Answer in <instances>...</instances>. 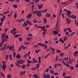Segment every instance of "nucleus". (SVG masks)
<instances>
[{
    "instance_id": "obj_11",
    "label": "nucleus",
    "mask_w": 78,
    "mask_h": 78,
    "mask_svg": "<svg viewBox=\"0 0 78 78\" xmlns=\"http://www.w3.org/2000/svg\"><path fill=\"white\" fill-rule=\"evenodd\" d=\"M27 23L28 24H29V25H30V26H31V24H32L31 22H30L29 20L27 21Z\"/></svg>"
},
{
    "instance_id": "obj_31",
    "label": "nucleus",
    "mask_w": 78,
    "mask_h": 78,
    "mask_svg": "<svg viewBox=\"0 0 78 78\" xmlns=\"http://www.w3.org/2000/svg\"><path fill=\"white\" fill-rule=\"evenodd\" d=\"M22 49H23V50H25V49L26 48H27V46L24 47V46H23V45H22Z\"/></svg>"
},
{
    "instance_id": "obj_40",
    "label": "nucleus",
    "mask_w": 78,
    "mask_h": 78,
    "mask_svg": "<svg viewBox=\"0 0 78 78\" xmlns=\"http://www.w3.org/2000/svg\"><path fill=\"white\" fill-rule=\"evenodd\" d=\"M60 55L61 56H64V53H61L60 54Z\"/></svg>"
},
{
    "instance_id": "obj_41",
    "label": "nucleus",
    "mask_w": 78,
    "mask_h": 78,
    "mask_svg": "<svg viewBox=\"0 0 78 78\" xmlns=\"http://www.w3.org/2000/svg\"><path fill=\"white\" fill-rule=\"evenodd\" d=\"M12 34H13V35H16V32L14 31L12 32Z\"/></svg>"
},
{
    "instance_id": "obj_23",
    "label": "nucleus",
    "mask_w": 78,
    "mask_h": 78,
    "mask_svg": "<svg viewBox=\"0 0 78 78\" xmlns=\"http://www.w3.org/2000/svg\"><path fill=\"white\" fill-rule=\"evenodd\" d=\"M9 12V11H8L6 12H3V13L4 14H8Z\"/></svg>"
},
{
    "instance_id": "obj_60",
    "label": "nucleus",
    "mask_w": 78,
    "mask_h": 78,
    "mask_svg": "<svg viewBox=\"0 0 78 78\" xmlns=\"http://www.w3.org/2000/svg\"><path fill=\"white\" fill-rule=\"evenodd\" d=\"M66 66H67V67H70V65H69L68 64H66Z\"/></svg>"
},
{
    "instance_id": "obj_25",
    "label": "nucleus",
    "mask_w": 78,
    "mask_h": 78,
    "mask_svg": "<svg viewBox=\"0 0 78 78\" xmlns=\"http://www.w3.org/2000/svg\"><path fill=\"white\" fill-rule=\"evenodd\" d=\"M24 43L26 45H29V44H30V43L26 41L24 42Z\"/></svg>"
},
{
    "instance_id": "obj_58",
    "label": "nucleus",
    "mask_w": 78,
    "mask_h": 78,
    "mask_svg": "<svg viewBox=\"0 0 78 78\" xmlns=\"http://www.w3.org/2000/svg\"><path fill=\"white\" fill-rule=\"evenodd\" d=\"M64 60H68V57H67L66 58H64Z\"/></svg>"
},
{
    "instance_id": "obj_38",
    "label": "nucleus",
    "mask_w": 78,
    "mask_h": 78,
    "mask_svg": "<svg viewBox=\"0 0 78 78\" xmlns=\"http://www.w3.org/2000/svg\"><path fill=\"white\" fill-rule=\"evenodd\" d=\"M41 28V29H42L43 28V27H41L40 26H39L37 27V28Z\"/></svg>"
},
{
    "instance_id": "obj_30",
    "label": "nucleus",
    "mask_w": 78,
    "mask_h": 78,
    "mask_svg": "<svg viewBox=\"0 0 78 78\" xmlns=\"http://www.w3.org/2000/svg\"><path fill=\"white\" fill-rule=\"evenodd\" d=\"M44 20H43V22L44 23H45L47 22V19L44 18Z\"/></svg>"
},
{
    "instance_id": "obj_26",
    "label": "nucleus",
    "mask_w": 78,
    "mask_h": 78,
    "mask_svg": "<svg viewBox=\"0 0 78 78\" xmlns=\"http://www.w3.org/2000/svg\"><path fill=\"white\" fill-rule=\"evenodd\" d=\"M27 64H31V61H30V60H27Z\"/></svg>"
},
{
    "instance_id": "obj_57",
    "label": "nucleus",
    "mask_w": 78,
    "mask_h": 78,
    "mask_svg": "<svg viewBox=\"0 0 78 78\" xmlns=\"http://www.w3.org/2000/svg\"><path fill=\"white\" fill-rule=\"evenodd\" d=\"M66 72H64L62 74V76H64L66 75Z\"/></svg>"
},
{
    "instance_id": "obj_46",
    "label": "nucleus",
    "mask_w": 78,
    "mask_h": 78,
    "mask_svg": "<svg viewBox=\"0 0 78 78\" xmlns=\"http://www.w3.org/2000/svg\"><path fill=\"white\" fill-rule=\"evenodd\" d=\"M13 6V7H15V8H17V5H15V4H14Z\"/></svg>"
},
{
    "instance_id": "obj_47",
    "label": "nucleus",
    "mask_w": 78,
    "mask_h": 78,
    "mask_svg": "<svg viewBox=\"0 0 78 78\" xmlns=\"http://www.w3.org/2000/svg\"><path fill=\"white\" fill-rule=\"evenodd\" d=\"M19 40L20 41V42L22 41V38L21 37H20L19 38Z\"/></svg>"
},
{
    "instance_id": "obj_14",
    "label": "nucleus",
    "mask_w": 78,
    "mask_h": 78,
    "mask_svg": "<svg viewBox=\"0 0 78 78\" xmlns=\"http://www.w3.org/2000/svg\"><path fill=\"white\" fill-rule=\"evenodd\" d=\"M51 16V14H50L46 13V17H50Z\"/></svg>"
},
{
    "instance_id": "obj_42",
    "label": "nucleus",
    "mask_w": 78,
    "mask_h": 78,
    "mask_svg": "<svg viewBox=\"0 0 78 78\" xmlns=\"http://www.w3.org/2000/svg\"><path fill=\"white\" fill-rule=\"evenodd\" d=\"M16 66L17 67H21V66L20 65H19L16 63Z\"/></svg>"
},
{
    "instance_id": "obj_39",
    "label": "nucleus",
    "mask_w": 78,
    "mask_h": 78,
    "mask_svg": "<svg viewBox=\"0 0 78 78\" xmlns=\"http://www.w3.org/2000/svg\"><path fill=\"white\" fill-rule=\"evenodd\" d=\"M71 70H73L74 69V67L72 66H71L69 68Z\"/></svg>"
},
{
    "instance_id": "obj_4",
    "label": "nucleus",
    "mask_w": 78,
    "mask_h": 78,
    "mask_svg": "<svg viewBox=\"0 0 78 78\" xmlns=\"http://www.w3.org/2000/svg\"><path fill=\"white\" fill-rule=\"evenodd\" d=\"M66 12H67V14H66L67 16H69V15H70L72 14V12L70 11H66Z\"/></svg>"
},
{
    "instance_id": "obj_2",
    "label": "nucleus",
    "mask_w": 78,
    "mask_h": 78,
    "mask_svg": "<svg viewBox=\"0 0 78 78\" xmlns=\"http://www.w3.org/2000/svg\"><path fill=\"white\" fill-rule=\"evenodd\" d=\"M25 62V61L23 60H19L17 61V63L18 64H23Z\"/></svg>"
},
{
    "instance_id": "obj_29",
    "label": "nucleus",
    "mask_w": 78,
    "mask_h": 78,
    "mask_svg": "<svg viewBox=\"0 0 78 78\" xmlns=\"http://www.w3.org/2000/svg\"><path fill=\"white\" fill-rule=\"evenodd\" d=\"M17 14L15 13L14 14V18H15V19H16V18H17Z\"/></svg>"
},
{
    "instance_id": "obj_50",
    "label": "nucleus",
    "mask_w": 78,
    "mask_h": 78,
    "mask_svg": "<svg viewBox=\"0 0 78 78\" xmlns=\"http://www.w3.org/2000/svg\"><path fill=\"white\" fill-rule=\"evenodd\" d=\"M16 22H19V23H21V20H16Z\"/></svg>"
},
{
    "instance_id": "obj_44",
    "label": "nucleus",
    "mask_w": 78,
    "mask_h": 78,
    "mask_svg": "<svg viewBox=\"0 0 78 78\" xmlns=\"http://www.w3.org/2000/svg\"><path fill=\"white\" fill-rule=\"evenodd\" d=\"M26 30L27 31H28L29 30V29H30V27H27L26 28Z\"/></svg>"
},
{
    "instance_id": "obj_34",
    "label": "nucleus",
    "mask_w": 78,
    "mask_h": 78,
    "mask_svg": "<svg viewBox=\"0 0 78 78\" xmlns=\"http://www.w3.org/2000/svg\"><path fill=\"white\" fill-rule=\"evenodd\" d=\"M50 72L51 74H53L54 73V71L53 70H50Z\"/></svg>"
},
{
    "instance_id": "obj_33",
    "label": "nucleus",
    "mask_w": 78,
    "mask_h": 78,
    "mask_svg": "<svg viewBox=\"0 0 78 78\" xmlns=\"http://www.w3.org/2000/svg\"><path fill=\"white\" fill-rule=\"evenodd\" d=\"M67 40V37H65L63 39V40L64 41H66Z\"/></svg>"
},
{
    "instance_id": "obj_35",
    "label": "nucleus",
    "mask_w": 78,
    "mask_h": 78,
    "mask_svg": "<svg viewBox=\"0 0 78 78\" xmlns=\"http://www.w3.org/2000/svg\"><path fill=\"white\" fill-rule=\"evenodd\" d=\"M33 76H34V77H37V76H38V74H35Z\"/></svg>"
},
{
    "instance_id": "obj_59",
    "label": "nucleus",
    "mask_w": 78,
    "mask_h": 78,
    "mask_svg": "<svg viewBox=\"0 0 78 78\" xmlns=\"http://www.w3.org/2000/svg\"><path fill=\"white\" fill-rule=\"evenodd\" d=\"M54 75H58V73H54Z\"/></svg>"
},
{
    "instance_id": "obj_24",
    "label": "nucleus",
    "mask_w": 78,
    "mask_h": 78,
    "mask_svg": "<svg viewBox=\"0 0 78 78\" xmlns=\"http://www.w3.org/2000/svg\"><path fill=\"white\" fill-rule=\"evenodd\" d=\"M25 67V65H23L22 66H21V68H23V69H24Z\"/></svg>"
},
{
    "instance_id": "obj_36",
    "label": "nucleus",
    "mask_w": 78,
    "mask_h": 78,
    "mask_svg": "<svg viewBox=\"0 0 78 78\" xmlns=\"http://www.w3.org/2000/svg\"><path fill=\"white\" fill-rule=\"evenodd\" d=\"M35 3H38L39 2V0H34Z\"/></svg>"
},
{
    "instance_id": "obj_51",
    "label": "nucleus",
    "mask_w": 78,
    "mask_h": 78,
    "mask_svg": "<svg viewBox=\"0 0 78 78\" xmlns=\"http://www.w3.org/2000/svg\"><path fill=\"white\" fill-rule=\"evenodd\" d=\"M21 49H22V46H20L19 48L18 49V51H20V50H21Z\"/></svg>"
},
{
    "instance_id": "obj_56",
    "label": "nucleus",
    "mask_w": 78,
    "mask_h": 78,
    "mask_svg": "<svg viewBox=\"0 0 78 78\" xmlns=\"http://www.w3.org/2000/svg\"><path fill=\"white\" fill-rule=\"evenodd\" d=\"M1 22H4V21H3V18H2L1 19Z\"/></svg>"
},
{
    "instance_id": "obj_20",
    "label": "nucleus",
    "mask_w": 78,
    "mask_h": 78,
    "mask_svg": "<svg viewBox=\"0 0 78 78\" xmlns=\"http://www.w3.org/2000/svg\"><path fill=\"white\" fill-rule=\"evenodd\" d=\"M31 39H32V37H29L27 38V41H31Z\"/></svg>"
},
{
    "instance_id": "obj_17",
    "label": "nucleus",
    "mask_w": 78,
    "mask_h": 78,
    "mask_svg": "<svg viewBox=\"0 0 78 78\" xmlns=\"http://www.w3.org/2000/svg\"><path fill=\"white\" fill-rule=\"evenodd\" d=\"M14 47L13 46H12L11 47L10 46H9V49H10V50H11H11H12V48H13Z\"/></svg>"
},
{
    "instance_id": "obj_16",
    "label": "nucleus",
    "mask_w": 78,
    "mask_h": 78,
    "mask_svg": "<svg viewBox=\"0 0 78 78\" xmlns=\"http://www.w3.org/2000/svg\"><path fill=\"white\" fill-rule=\"evenodd\" d=\"M67 30H69V32L70 33H72V30H71V28H67Z\"/></svg>"
},
{
    "instance_id": "obj_22",
    "label": "nucleus",
    "mask_w": 78,
    "mask_h": 78,
    "mask_svg": "<svg viewBox=\"0 0 78 78\" xmlns=\"http://www.w3.org/2000/svg\"><path fill=\"white\" fill-rule=\"evenodd\" d=\"M0 74L1 75V76H3L4 77H5V76L4 75V74L2 72H0Z\"/></svg>"
},
{
    "instance_id": "obj_3",
    "label": "nucleus",
    "mask_w": 78,
    "mask_h": 78,
    "mask_svg": "<svg viewBox=\"0 0 78 78\" xmlns=\"http://www.w3.org/2000/svg\"><path fill=\"white\" fill-rule=\"evenodd\" d=\"M44 78H50V75L46 74L45 75H44Z\"/></svg>"
},
{
    "instance_id": "obj_9",
    "label": "nucleus",
    "mask_w": 78,
    "mask_h": 78,
    "mask_svg": "<svg viewBox=\"0 0 78 78\" xmlns=\"http://www.w3.org/2000/svg\"><path fill=\"white\" fill-rule=\"evenodd\" d=\"M16 58H21V56L20 55V54H18L16 55Z\"/></svg>"
},
{
    "instance_id": "obj_27",
    "label": "nucleus",
    "mask_w": 78,
    "mask_h": 78,
    "mask_svg": "<svg viewBox=\"0 0 78 78\" xmlns=\"http://www.w3.org/2000/svg\"><path fill=\"white\" fill-rule=\"evenodd\" d=\"M14 37L16 38V37H20V35L19 34L16 35H15Z\"/></svg>"
},
{
    "instance_id": "obj_6",
    "label": "nucleus",
    "mask_w": 78,
    "mask_h": 78,
    "mask_svg": "<svg viewBox=\"0 0 78 78\" xmlns=\"http://www.w3.org/2000/svg\"><path fill=\"white\" fill-rule=\"evenodd\" d=\"M31 14L30 13L27 16V17L28 19H30V18H31Z\"/></svg>"
},
{
    "instance_id": "obj_45",
    "label": "nucleus",
    "mask_w": 78,
    "mask_h": 78,
    "mask_svg": "<svg viewBox=\"0 0 78 78\" xmlns=\"http://www.w3.org/2000/svg\"><path fill=\"white\" fill-rule=\"evenodd\" d=\"M27 56H28V54H26L25 55H23V58H27Z\"/></svg>"
},
{
    "instance_id": "obj_21",
    "label": "nucleus",
    "mask_w": 78,
    "mask_h": 78,
    "mask_svg": "<svg viewBox=\"0 0 78 78\" xmlns=\"http://www.w3.org/2000/svg\"><path fill=\"white\" fill-rule=\"evenodd\" d=\"M25 26H27V24L26 23H25L22 25V27H25Z\"/></svg>"
},
{
    "instance_id": "obj_37",
    "label": "nucleus",
    "mask_w": 78,
    "mask_h": 78,
    "mask_svg": "<svg viewBox=\"0 0 78 78\" xmlns=\"http://www.w3.org/2000/svg\"><path fill=\"white\" fill-rule=\"evenodd\" d=\"M56 57H57L55 58V60L56 62H57V61H58V56L56 55Z\"/></svg>"
},
{
    "instance_id": "obj_64",
    "label": "nucleus",
    "mask_w": 78,
    "mask_h": 78,
    "mask_svg": "<svg viewBox=\"0 0 78 78\" xmlns=\"http://www.w3.org/2000/svg\"><path fill=\"white\" fill-rule=\"evenodd\" d=\"M5 38H8V35H5Z\"/></svg>"
},
{
    "instance_id": "obj_7",
    "label": "nucleus",
    "mask_w": 78,
    "mask_h": 78,
    "mask_svg": "<svg viewBox=\"0 0 78 78\" xmlns=\"http://www.w3.org/2000/svg\"><path fill=\"white\" fill-rule=\"evenodd\" d=\"M26 72V71H24L23 72L21 71L20 73V76H22Z\"/></svg>"
},
{
    "instance_id": "obj_62",
    "label": "nucleus",
    "mask_w": 78,
    "mask_h": 78,
    "mask_svg": "<svg viewBox=\"0 0 78 78\" xmlns=\"http://www.w3.org/2000/svg\"><path fill=\"white\" fill-rule=\"evenodd\" d=\"M76 68H78V63L75 66Z\"/></svg>"
},
{
    "instance_id": "obj_54",
    "label": "nucleus",
    "mask_w": 78,
    "mask_h": 78,
    "mask_svg": "<svg viewBox=\"0 0 78 78\" xmlns=\"http://www.w3.org/2000/svg\"><path fill=\"white\" fill-rule=\"evenodd\" d=\"M46 45H45V44H41V47H45Z\"/></svg>"
},
{
    "instance_id": "obj_1",
    "label": "nucleus",
    "mask_w": 78,
    "mask_h": 78,
    "mask_svg": "<svg viewBox=\"0 0 78 78\" xmlns=\"http://www.w3.org/2000/svg\"><path fill=\"white\" fill-rule=\"evenodd\" d=\"M33 13L34 14L37 13V15L38 16V17L42 16V15H41V12L39 11H38V12L37 11H34Z\"/></svg>"
},
{
    "instance_id": "obj_13",
    "label": "nucleus",
    "mask_w": 78,
    "mask_h": 78,
    "mask_svg": "<svg viewBox=\"0 0 78 78\" xmlns=\"http://www.w3.org/2000/svg\"><path fill=\"white\" fill-rule=\"evenodd\" d=\"M53 33L54 34H58V32L56 31H53Z\"/></svg>"
},
{
    "instance_id": "obj_15",
    "label": "nucleus",
    "mask_w": 78,
    "mask_h": 78,
    "mask_svg": "<svg viewBox=\"0 0 78 78\" xmlns=\"http://www.w3.org/2000/svg\"><path fill=\"white\" fill-rule=\"evenodd\" d=\"M6 66L3 65L2 66V69H6Z\"/></svg>"
},
{
    "instance_id": "obj_52",
    "label": "nucleus",
    "mask_w": 78,
    "mask_h": 78,
    "mask_svg": "<svg viewBox=\"0 0 78 78\" xmlns=\"http://www.w3.org/2000/svg\"><path fill=\"white\" fill-rule=\"evenodd\" d=\"M49 71V69L47 68L46 70L45 71V72H48Z\"/></svg>"
},
{
    "instance_id": "obj_10",
    "label": "nucleus",
    "mask_w": 78,
    "mask_h": 78,
    "mask_svg": "<svg viewBox=\"0 0 78 78\" xmlns=\"http://www.w3.org/2000/svg\"><path fill=\"white\" fill-rule=\"evenodd\" d=\"M58 25H59V24L58 23V20H57V24H56V26L55 27V29H56V28H58Z\"/></svg>"
},
{
    "instance_id": "obj_28",
    "label": "nucleus",
    "mask_w": 78,
    "mask_h": 78,
    "mask_svg": "<svg viewBox=\"0 0 78 78\" xmlns=\"http://www.w3.org/2000/svg\"><path fill=\"white\" fill-rule=\"evenodd\" d=\"M3 43L2 42H1L0 43V47H2V45H3Z\"/></svg>"
},
{
    "instance_id": "obj_19",
    "label": "nucleus",
    "mask_w": 78,
    "mask_h": 78,
    "mask_svg": "<svg viewBox=\"0 0 78 78\" xmlns=\"http://www.w3.org/2000/svg\"><path fill=\"white\" fill-rule=\"evenodd\" d=\"M9 58L10 60H12V55H11L10 54L9 55Z\"/></svg>"
},
{
    "instance_id": "obj_43",
    "label": "nucleus",
    "mask_w": 78,
    "mask_h": 78,
    "mask_svg": "<svg viewBox=\"0 0 78 78\" xmlns=\"http://www.w3.org/2000/svg\"><path fill=\"white\" fill-rule=\"evenodd\" d=\"M5 59L6 60H7V59H8V55H6V56L5 57Z\"/></svg>"
},
{
    "instance_id": "obj_8",
    "label": "nucleus",
    "mask_w": 78,
    "mask_h": 78,
    "mask_svg": "<svg viewBox=\"0 0 78 78\" xmlns=\"http://www.w3.org/2000/svg\"><path fill=\"white\" fill-rule=\"evenodd\" d=\"M66 21H68V20H69V21H68V22H67V23L68 24H69V23H70L71 22V20H69L68 18L66 19Z\"/></svg>"
},
{
    "instance_id": "obj_48",
    "label": "nucleus",
    "mask_w": 78,
    "mask_h": 78,
    "mask_svg": "<svg viewBox=\"0 0 78 78\" xmlns=\"http://www.w3.org/2000/svg\"><path fill=\"white\" fill-rule=\"evenodd\" d=\"M61 51L57 49V53H60Z\"/></svg>"
},
{
    "instance_id": "obj_5",
    "label": "nucleus",
    "mask_w": 78,
    "mask_h": 78,
    "mask_svg": "<svg viewBox=\"0 0 78 78\" xmlns=\"http://www.w3.org/2000/svg\"><path fill=\"white\" fill-rule=\"evenodd\" d=\"M44 6V5L42 4L40 5L38 4L37 5V7L38 8H39V9H41V8H42V6Z\"/></svg>"
},
{
    "instance_id": "obj_18",
    "label": "nucleus",
    "mask_w": 78,
    "mask_h": 78,
    "mask_svg": "<svg viewBox=\"0 0 78 78\" xmlns=\"http://www.w3.org/2000/svg\"><path fill=\"white\" fill-rule=\"evenodd\" d=\"M45 26H43V28L42 29H44V32H46V31H47V30H46L45 29Z\"/></svg>"
},
{
    "instance_id": "obj_53",
    "label": "nucleus",
    "mask_w": 78,
    "mask_h": 78,
    "mask_svg": "<svg viewBox=\"0 0 78 78\" xmlns=\"http://www.w3.org/2000/svg\"><path fill=\"white\" fill-rule=\"evenodd\" d=\"M56 31H57V32H59V31H60V30H59V29L58 28H57L56 29Z\"/></svg>"
},
{
    "instance_id": "obj_32",
    "label": "nucleus",
    "mask_w": 78,
    "mask_h": 78,
    "mask_svg": "<svg viewBox=\"0 0 78 78\" xmlns=\"http://www.w3.org/2000/svg\"><path fill=\"white\" fill-rule=\"evenodd\" d=\"M11 76H12L10 74H8L7 76V77L9 78H10Z\"/></svg>"
},
{
    "instance_id": "obj_61",
    "label": "nucleus",
    "mask_w": 78,
    "mask_h": 78,
    "mask_svg": "<svg viewBox=\"0 0 78 78\" xmlns=\"http://www.w3.org/2000/svg\"><path fill=\"white\" fill-rule=\"evenodd\" d=\"M34 5H32V9H34Z\"/></svg>"
},
{
    "instance_id": "obj_55",
    "label": "nucleus",
    "mask_w": 78,
    "mask_h": 78,
    "mask_svg": "<svg viewBox=\"0 0 78 78\" xmlns=\"http://www.w3.org/2000/svg\"><path fill=\"white\" fill-rule=\"evenodd\" d=\"M74 15H73L71 16V18H72V19H75V18H74Z\"/></svg>"
},
{
    "instance_id": "obj_63",
    "label": "nucleus",
    "mask_w": 78,
    "mask_h": 78,
    "mask_svg": "<svg viewBox=\"0 0 78 78\" xmlns=\"http://www.w3.org/2000/svg\"><path fill=\"white\" fill-rule=\"evenodd\" d=\"M8 31V28H5V32H6V31Z\"/></svg>"
},
{
    "instance_id": "obj_49",
    "label": "nucleus",
    "mask_w": 78,
    "mask_h": 78,
    "mask_svg": "<svg viewBox=\"0 0 78 78\" xmlns=\"http://www.w3.org/2000/svg\"><path fill=\"white\" fill-rule=\"evenodd\" d=\"M28 36H30V37H32V36H33V35H32L31 34H28Z\"/></svg>"
},
{
    "instance_id": "obj_12",
    "label": "nucleus",
    "mask_w": 78,
    "mask_h": 78,
    "mask_svg": "<svg viewBox=\"0 0 78 78\" xmlns=\"http://www.w3.org/2000/svg\"><path fill=\"white\" fill-rule=\"evenodd\" d=\"M59 42H61L62 43H64V41L62 40L61 38L59 39Z\"/></svg>"
}]
</instances>
